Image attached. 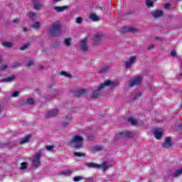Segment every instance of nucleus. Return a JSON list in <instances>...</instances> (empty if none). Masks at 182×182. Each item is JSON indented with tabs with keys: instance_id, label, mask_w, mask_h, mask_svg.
I'll return each instance as SVG.
<instances>
[{
	"instance_id": "f8f14e48",
	"label": "nucleus",
	"mask_w": 182,
	"mask_h": 182,
	"mask_svg": "<svg viewBox=\"0 0 182 182\" xmlns=\"http://www.w3.org/2000/svg\"><path fill=\"white\" fill-rule=\"evenodd\" d=\"M153 133H154L156 139H157V140H160V139H161V137H163V132L159 131L157 129H154Z\"/></svg>"
},
{
	"instance_id": "37998d69",
	"label": "nucleus",
	"mask_w": 182,
	"mask_h": 182,
	"mask_svg": "<svg viewBox=\"0 0 182 182\" xmlns=\"http://www.w3.org/2000/svg\"><path fill=\"white\" fill-rule=\"evenodd\" d=\"M82 21H83V18H82L81 17H78V18H77L76 23L80 24V23H82Z\"/></svg>"
},
{
	"instance_id": "79ce46f5",
	"label": "nucleus",
	"mask_w": 182,
	"mask_h": 182,
	"mask_svg": "<svg viewBox=\"0 0 182 182\" xmlns=\"http://www.w3.org/2000/svg\"><path fill=\"white\" fill-rule=\"evenodd\" d=\"M65 120H72V115L70 114H67L63 118Z\"/></svg>"
},
{
	"instance_id": "c756f323",
	"label": "nucleus",
	"mask_w": 182,
	"mask_h": 182,
	"mask_svg": "<svg viewBox=\"0 0 182 182\" xmlns=\"http://www.w3.org/2000/svg\"><path fill=\"white\" fill-rule=\"evenodd\" d=\"M107 70H109V68L108 67H103L102 68H101L99 70L100 73H106V72H107Z\"/></svg>"
},
{
	"instance_id": "a19ab883",
	"label": "nucleus",
	"mask_w": 182,
	"mask_h": 182,
	"mask_svg": "<svg viewBox=\"0 0 182 182\" xmlns=\"http://www.w3.org/2000/svg\"><path fill=\"white\" fill-rule=\"evenodd\" d=\"M7 68H8L7 65H3L0 67V70L1 71L6 70Z\"/></svg>"
},
{
	"instance_id": "20e7f679",
	"label": "nucleus",
	"mask_w": 182,
	"mask_h": 182,
	"mask_svg": "<svg viewBox=\"0 0 182 182\" xmlns=\"http://www.w3.org/2000/svg\"><path fill=\"white\" fill-rule=\"evenodd\" d=\"M133 133L129 132V131H125L122 132H119V134H117L115 135L116 139H132L133 137Z\"/></svg>"
},
{
	"instance_id": "9d476101",
	"label": "nucleus",
	"mask_w": 182,
	"mask_h": 182,
	"mask_svg": "<svg viewBox=\"0 0 182 182\" xmlns=\"http://www.w3.org/2000/svg\"><path fill=\"white\" fill-rule=\"evenodd\" d=\"M134 62H136V55H133L130 57L129 61L125 62V68H132V65Z\"/></svg>"
},
{
	"instance_id": "a211bd4d",
	"label": "nucleus",
	"mask_w": 182,
	"mask_h": 182,
	"mask_svg": "<svg viewBox=\"0 0 182 182\" xmlns=\"http://www.w3.org/2000/svg\"><path fill=\"white\" fill-rule=\"evenodd\" d=\"M181 174H182V167L181 168L178 169L173 173H172V176L178 177V176H181Z\"/></svg>"
},
{
	"instance_id": "bb28decb",
	"label": "nucleus",
	"mask_w": 182,
	"mask_h": 182,
	"mask_svg": "<svg viewBox=\"0 0 182 182\" xmlns=\"http://www.w3.org/2000/svg\"><path fill=\"white\" fill-rule=\"evenodd\" d=\"M127 32H131L132 33H134L137 32V28H134L133 27H129L127 29Z\"/></svg>"
},
{
	"instance_id": "052dcab7",
	"label": "nucleus",
	"mask_w": 182,
	"mask_h": 182,
	"mask_svg": "<svg viewBox=\"0 0 182 182\" xmlns=\"http://www.w3.org/2000/svg\"><path fill=\"white\" fill-rule=\"evenodd\" d=\"M55 2H58V1H60V0H54Z\"/></svg>"
},
{
	"instance_id": "c85d7f7f",
	"label": "nucleus",
	"mask_w": 182,
	"mask_h": 182,
	"mask_svg": "<svg viewBox=\"0 0 182 182\" xmlns=\"http://www.w3.org/2000/svg\"><path fill=\"white\" fill-rule=\"evenodd\" d=\"M72 41V38H65L64 43L65 46H70V41Z\"/></svg>"
},
{
	"instance_id": "de8ad7c7",
	"label": "nucleus",
	"mask_w": 182,
	"mask_h": 182,
	"mask_svg": "<svg viewBox=\"0 0 182 182\" xmlns=\"http://www.w3.org/2000/svg\"><path fill=\"white\" fill-rule=\"evenodd\" d=\"M60 176H68V172H66V170L65 171H61L60 173Z\"/></svg>"
},
{
	"instance_id": "69168bd1",
	"label": "nucleus",
	"mask_w": 182,
	"mask_h": 182,
	"mask_svg": "<svg viewBox=\"0 0 182 182\" xmlns=\"http://www.w3.org/2000/svg\"><path fill=\"white\" fill-rule=\"evenodd\" d=\"M0 112H1V109H0Z\"/></svg>"
},
{
	"instance_id": "3c124183",
	"label": "nucleus",
	"mask_w": 182,
	"mask_h": 182,
	"mask_svg": "<svg viewBox=\"0 0 182 182\" xmlns=\"http://www.w3.org/2000/svg\"><path fill=\"white\" fill-rule=\"evenodd\" d=\"M170 6H171L170 4H168V3L164 5L165 9H168V8H170Z\"/></svg>"
},
{
	"instance_id": "39448f33",
	"label": "nucleus",
	"mask_w": 182,
	"mask_h": 182,
	"mask_svg": "<svg viewBox=\"0 0 182 182\" xmlns=\"http://www.w3.org/2000/svg\"><path fill=\"white\" fill-rule=\"evenodd\" d=\"M42 154L41 152H37L36 156H34L33 164L34 167H38L41 164V157Z\"/></svg>"
},
{
	"instance_id": "09e8293b",
	"label": "nucleus",
	"mask_w": 182,
	"mask_h": 182,
	"mask_svg": "<svg viewBox=\"0 0 182 182\" xmlns=\"http://www.w3.org/2000/svg\"><path fill=\"white\" fill-rule=\"evenodd\" d=\"M140 96H141V94L140 92H138L134 95V99H139Z\"/></svg>"
},
{
	"instance_id": "9b49d317",
	"label": "nucleus",
	"mask_w": 182,
	"mask_h": 182,
	"mask_svg": "<svg viewBox=\"0 0 182 182\" xmlns=\"http://www.w3.org/2000/svg\"><path fill=\"white\" fill-rule=\"evenodd\" d=\"M53 9H55L58 13L64 12V11H68V9H69V6H54Z\"/></svg>"
},
{
	"instance_id": "412c9836",
	"label": "nucleus",
	"mask_w": 182,
	"mask_h": 182,
	"mask_svg": "<svg viewBox=\"0 0 182 182\" xmlns=\"http://www.w3.org/2000/svg\"><path fill=\"white\" fill-rule=\"evenodd\" d=\"M90 19H92V21H100V18L93 13L90 14Z\"/></svg>"
},
{
	"instance_id": "a878e982",
	"label": "nucleus",
	"mask_w": 182,
	"mask_h": 182,
	"mask_svg": "<svg viewBox=\"0 0 182 182\" xmlns=\"http://www.w3.org/2000/svg\"><path fill=\"white\" fill-rule=\"evenodd\" d=\"M100 166H101V167L103 168L104 171H106V170L109 169V166L107 165V163H106V162L102 163Z\"/></svg>"
},
{
	"instance_id": "c03bdc74",
	"label": "nucleus",
	"mask_w": 182,
	"mask_h": 182,
	"mask_svg": "<svg viewBox=\"0 0 182 182\" xmlns=\"http://www.w3.org/2000/svg\"><path fill=\"white\" fill-rule=\"evenodd\" d=\"M18 96H19V92L18 91L13 92L12 97H18Z\"/></svg>"
},
{
	"instance_id": "8fccbe9b",
	"label": "nucleus",
	"mask_w": 182,
	"mask_h": 182,
	"mask_svg": "<svg viewBox=\"0 0 182 182\" xmlns=\"http://www.w3.org/2000/svg\"><path fill=\"white\" fill-rule=\"evenodd\" d=\"M88 140H95V136L92 134L88 135Z\"/></svg>"
},
{
	"instance_id": "c9c22d12",
	"label": "nucleus",
	"mask_w": 182,
	"mask_h": 182,
	"mask_svg": "<svg viewBox=\"0 0 182 182\" xmlns=\"http://www.w3.org/2000/svg\"><path fill=\"white\" fill-rule=\"evenodd\" d=\"M27 103H28V105H34L35 104V100H33V98H28L27 100Z\"/></svg>"
},
{
	"instance_id": "bf43d9fd",
	"label": "nucleus",
	"mask_w": 182,
	"mask_h": 182,
	"mask_svg": "<svg viewBox=\"0 0 182 182\" xmlns=\"http://www.w3.org/2000/svg\"><path fill=\"white\" fill-rule=\"evenodd\" d=\"M13 22H14V23H16V22H18V19L13 20Z\"/></svg>"
},
{
	"instance_id": "cd10ccee",
	"label": "nucleus",
	"mask_w": 182,
	"mask_h": 182,
	"mask_svg": "<svg viewBox=\"0 0 182 182\" xmlns=\"http://www.w3.org/2000/svg\"><path fill=\"white\" fill-rule=\"evenodd\" d=\"M28 167V164L26 162H22L21 164V170H25Z\"/></svg>"
},
{
	"instance_id": "6ab92c4d",
	"label": "nucleus",
	"mask_w": 182,
	"mask_h": 182,
	"mask_svg": "<svg viewBox=\"0 0 182 182\" xmlns=\"http://www.w3.org/2000/svg\"><path fill=\"white\" fill-rule=\"evenodd\" d=\"M145 4H146V6L149 9L153 8L154 6L153 0H146Z\"/></svg>"
},
{
	"instance_id": "473e14b6",
	"label": "nucleus",
	"mask_w": 182,
	"mask_h": 182,
	"mask_svg": "<svg viewBox=\"0 0 182 182\" xmlns=\"http://www.w3.org/2000/svg\"><path fill=\"white\" fill-rule=\"evenodd\" d=\"M60 75H63L65 77H71V76H72L70 73H68L64 72V71L60 72Z\"/></svg>"
},
{
	"instance_id": "603ef678",
	"label": "nucleus",
	"mask_w": 182,
	"mask_h": 182,
	"mask_svg": "<svg viewBox=\"0 0 182 182\" xmlns=\"http://www.w3.org/2000/svg\"><path fill=\"white\" fill-rule=\"evenodd\" d=\"M68 125H69V122H63V126L64 127H67Z\"/></svg>"
},
{
	"instance_id": "7c9ffc66",
	"label": "nucleus",
	"mask_w": 182,
	"mask_h": 182,
	"mask_svg": "<svg viewBox=\"0 0 182 182\" xmlns=\"http://www.w3.org/2000/svg\"><path fill=\"white\" fill-rule=\"evenodd\" d=\"M128 122H129V123H132V124H133L134 126L137 124V122L136 120H134V119L133 117L129 118Z\"/></svg>"
},
{
	"instance_id": "680f3d73",
	"label": "nucleus",
	"mask_w": 182,
	"mask_h": 182,
	"mask_svg": "<svg viewBox=\"0 0 182 182\" xmlns=\"http://www.w3.org/2000/svg\"><path fill=\"white\" fill-rule=\"evenodd\" d=\"M179 127L181 128V124H179Z\"/></svg>"
},
{
	"instance_id": "6e6552de",
	"label": "nucleus",
	"mask_w": 182,
	"mask_h": 182,
	"mask_svg": "<svg viewBox=\"0 0 182 182\" xmlns=\"http://www.w3.org/2000/svg\"><path fill=\"white\" fill-rule=\"evenodd\" d=\"M162 146L164 149H170V147H173V142L171 141V138L170 136L166 137L165 141L162 144Z\"/></svg>"
},
{
	"instance_id": "f257e3e1",
	"label": "nucleus",
	"mask_w": 182,
	"mask_h": 182,
	"mask_svg": "<svg viewBox=\"0 0 182 182\" xmlns=\"http://www.w3.org/2000/svg\"><path fill=\"white\" fill-rule=\"evenodd\" d=\"M116 86H119V83L116 82H113L112 80H105L103 84H101L100 86L97 88V90H95L91 95L92 99H99V96L100 95V90L105 89L106 87H116Z\"/></svg>"
},
{
	"instance_id": "58836bf2",
	"label": "nucleus",
	"mask_w": 182,
	"mask_h": 182,
	"mask_svg": "<svg viewBox=\"0 0 182 182\" xmlns=\"http://www.w3.org/2000/svg\"><path fill=\"white\" fill-rule=\"evenodd\" d=\"M26 66L30 68V66H33V60H29L27 63Z\"/></svg>"
},
{
	"instance_id": "e2e57ef3",
	"label": "nucleus",
	"mask_w": 182,
	"mask_h": 182,
	"mask_svg": "<svg viewBox=\"0 0 182 182\" xmlns=\"http://www.w3.org/2000/svg\"><path fill=\"white\" fill-rule=\"evenodd\" d=\"M0 62H1V58H0Z\"/></svg>"
},
{
	"instance_id": "1a4fd4ad",
	"label": "nucleus",
	"mask_w": 182,
	"mask_h": 182,
	"mask_svg": "<svg viewBox=\"0 0 182 182\" xmlns=\"http://www.w3.org/2000/svg\"><path fill=\"white\" fill-rule=\"evenodd\" d=\"M80 48L83 52H87V40L86 38H84L80 41Z\"/></svg>"
},
{
	"instance_id": "5701e85b",
	"label": "nucleus",
	"mask_w": 182,
	"mask_h": 182,
	"mask_svg": "<svg viewBox=\"0 0 182 182\" xmlns=\"http://www.w3.org/2000/svg\"><path fill=\"white\" fill-rule=\"evenodd\" d=\"M27 16L31 18V19H35V17H36V13L28 12L27 13Z\"/></svg>"
},
{
	"instance_id": "0e129e2a",
	"label": "nucleus",
	"mask_w": 182,
	"mask_h": 182,
	"mask_svg": "<svg viewBox=\"0 0 182 182\" xmlns=\"http://www.w3.org/2000/svg\"><path fill=\"white\" fill-rule=\"evenodd\" d=\"M181 76H182V73H181Z\"/></svg>"
},
{
	"instance_id": "2f4dec72",
	"label": "nucleus",
	"mask_w": 182,
	"mask_h": 182,
	"mask_svg": "<svg viewBox=\"0 0 182 182\" xmlns=\"http://www.w3.org/2000/svg\"><path fill=\"white\" fill-rule=\"evenodd\" d=\"M29 45H31V43H28L25 44L24 46H21L20 48V50H26V49H28V46H29Z\"/></svg>"
},
{
	"instance_id": "a18cd8bd",
	"label": "nucleus",
	"mask_w": 182,
	"mask_h": 182,
	"mask_svg": "<svg viewBox=\"0 0 182 182\" xmlns=\"http://www.w3.org/2000/svg\"><path fill=\"white\" fill-rule=\"evenodd\" d=\"M171 56H177V52L175 50L171 51Z\"/></svg>"
},
{
	"instance_id": "13d9d810",
	"label": "nucleus",
	"mask_w": 182,
	"mask_h": 182,
	"mask_svg": "<svg viewBox=\"0 0 182 182\" xmlns=\"http://www.w3.org/2000/svg\"><path fill=\"white\" fill-rule=\"evenodd\" d=\"M43 0H33V1H36L37 3L42 2Z\"/></svg>"
},
{
	"instance_id": "7ed1b4c3",
	"label": "nucleus",
	"mask_w": 182,
	"mask_h": 182,
	"mask_svg": "<svg viewBox=\"0 0 182 182\" xmlns=\"http://www.w3.org/2000/svg\"><path fill=\"white\" fill-rule=\"evenodd\" d=\"M62 29V24L59 21L54 22L50 28V33L51 36H59Z\"/></svg>"
},
{
	"instance_id": "ddd939ff",
	"label": "nucleus",
	"mask_w": 182,
	"mask_h": 182,
	"mask_svg": "<svg viewBox=\"0 0 182 182\" xmlns=\"http://www.w3.org/2000/svg\"><path fill=\"white\" fill-rule=\"evenodd\" d=\"M151 15L155 18H160L164 15V12L163 11H156L154 13H151Z\"/></svg>"
},
{
	"instance_id": "423d86ee",
	"label": "nucleus",
	"mask_w": 182,
	"mask_h": 182,
	"mask_svg": "<svg viewBox=\"0 0 182 182\" xmlns=\"http://www.w3.org/2000/svg\"><path fill=\"white\" fill-rule=\"evenodd\" d=\"M86 95H87V90L85 89L75 90L73 92V96L75 97H80V96H86Z\"/></svg>"
},
{
	"instance_id": "4d7b16f0",
	"label": "nucleus",
	"mask_w": 182,
	"mask_h": 182,
	"mask_svg": "<svg viewBox=\"0 0 182 182\" xmlns=\"http://www.w3.org/2000/svg\"><path fill=\"white\" fill-rule=\"evenodd\" d=\"M155 39H156L157 41H162V39L160 37H155Z\"/></svg>"
},
{
	"instance_id": "864d4df0",
	"label": "nucleus",
	"mask_w": 182,
	"mask_h": 182,
	"mask_svg": "<svg viewBox=\"0 0 182 182\" xmlns=\"http://www.w3.org/2000/svg\"><path fill=\"white\" fill-rule=\"evenodd\" d=\"M18 66H19V64L16 63V64H14V65H12V68H18Z\"/></svg>"
},
{
	"instance_id": "4c0bfd02",
	"label": "nucleus",
	"mask_w": 182,
	"mask_h": 182,
	"mask_svg": "<svg viewBox=\"0 0 182 182\" xmlns=\"http://www.w3.org/2000/svg\"><path fill=\"white\" fill-rule=\"evenodd\" d=\"M32 26L34 29H38V28L41 26V23L39 22H36Z\"/></svg>"
},
{
	"instance_id": "6e6d98bb",
	"label": "nucleus",
	"mask_w": 182,
	"mask_h": 182,
	"mask_svg": "<svg viewBox=\"0 0 182 182\" xmlns=\"http://www.w3.org/2000/svg\"><path fill=\"white\" fill-rule=\"evenodd\" d=\"M26 31H28L26 27L23 28V32H26Z\"/></svg>"
},
{
	"instance_id": "ea45409f",
	"label": "nucleus",
	"mask_w": 182,
	"mask_h": 182,
	"mask_svg": "<svg viewBox=\"0 0 182 182\" xmlns=\"http://www.w3.org/2000/svg\"><path fill=\"white\" fill-rule=\"evenodd\" d=\"M53 147H55L53 145H48L46 146V149L48 150V151H52V150H53Z\"/></svg>"
},
{
	"instance_id": "e433bc0d",
	"label": "nucleus",
	"mask_w": 182,
	"mask_h": 182,
	"mask_svg": "<svg viewBox=\"0 0 182 182\" xmlns=\"http://www.w3.org/2000/svg\"><path fill=\"white\" fill-rule=\"evenodd\" d=\"M65 171H66L68 176H70V174H73V169L67 168V169H65Z\"/></svg>"
},
{
	"instance_id": "f03ea898",
	"label": "nucleus",
	"mask_w": 182,
	"mask_h": 182,
	"mask_svg": "<svg viewBox=\"0 0 182 182\" xmlns=\"http://www.w3.org/2000/svg\"><path fill=\"white\" fill-rule=\"evenodd\" d=\"M85 139L83 137L80 135H75L73 136L71 139L68 141V143L70 144H75L73 146V149H75V150H80V149H82L83 147V141Z\"/></svg>"
},
{
	"instance_id": "5fc2aeb1",
	"label": "nucleus",
	"mask_w": 182,
	"mask_h": 182,
	"mask_svg": "<svg viewBox=\"0 0 182 182\" xmlns=\"http://www.w3.org/2000/svg\"><path fill=\"white\" fill-rule=\"evenodd\" d=\"M38 69H39V70H43V65H39Z\"/></svg>"
},
{
	"instance_id": "b1692460",
	"label": "nucleus",
	"mask_w": 182,
	"mask_h": 182,
	"mask_svg": "<svg viewBox=\"0 0 182 182\" xmlns=\"http://www.w3.org/2000/svg\"><path fill=\"white\" fill-rule=\"evenodd\" d=\"M2 45L6 48H12V46H14L12 43L8 41L3 42Z\"/></svg>"
},
{
	"instance_id": "aec40b11",
	"label": "nucleus",
	"mask_w": 182,
	"mask_h": 182,
	"mask_svg": "<svg viewBox=\"0 0 182 182\" xmlns=\"http://www.w3.org/2000/svg\"><path fill=\"white\" fill-rule=\"evenodd\" d=\"M29 139H31V135H27L19 142V144H25V143H28L29 141Z\"/></svg>"
},
{
	"instance_id": "2eb2a0df",
	"label": "nucleus",
	"mask_w": 182,
	"mask_h": 182,
	"mask_svg": "<svg viewBox=\"0 0 182 182\" xmlns=\"http://www.w3.org/2000/svg\"><path fill=\"white\" fill-rule=\"evenodd\" d=\"M102 39V34L97 33L94 36L95 43V45H99L100 43V41Z\"/></svg>"
},
{
	"instance_id": "f3484780",
	"label": "nucleus",
	"mask_w": 182,
	"mask_h": 182,
	"mask_svg": "<svg viewBox=\"0 0 182 182\" xmlns=\"http://www.w3.org/2000/svg\"><path fill=\"white\" fill-rule=\"evenodd\" d=\"M34 9H36V11H39V9H41V8H43V5L39 4V3L36 1H33Z\"/></svg>"
},
{
	"instance_id": "0eeeda50",
	"label": "nucleus",
	"mask_w": 182,
	"mask_h": 182,
	"mask_svg": "<svg viewBox=\"0 0 182 182\" xmlns=\"http://www.w3.org/2000/svg\"><path fill=\"white\" fill-rule=\"evenodd\" d=\"M141 80H143V77H141V76L136 77V78H134L129 82V87H133V86L139 85L140 82H141Z\"/></svg>"
},
{
	"instance_id": "4be33fe9",
	"label": "nucleus",
	"mask_w": 182,
	"mask_h": 182,
	"mask_svg": "<svg viewBox=\"0 0 182 182\" xmlns=\"http://www.w3.org/2000/svg\"><path fill=\"white\" fill-rule=\"evenodd\" d=\"M14 80H15V77H14V75H11V76H10V77H8L7 78H4V79H3V82H12V81H14Z\"/></svg>"
},
{
	"instance_id": "49530a36",
	"label": "nucleus",
	"mask_w": 182,
	"mask_h": 182,
	"mask_svg": "<svg viewBox=\"0 0 182 182\" xmlns=\"http://www.w3.org/2000/svg\"><path fill=\"white\" fill-rule=\"evenodd\" d=\"M154 48H155L154 45L151 44L148 46L147 49L148 50H151V49H154Z\"/></svg>"
},
{
	"instance_id": "393cba45",
	"label": "nucleus",
	"mask_w": 182,
	"mask_h": 182,
	"mask_svg": "<svg viewBox=\"0 0 182 182\" xmlns=\"http://www.w3.org/2000/svg\"><path fill=\"white\" fill-rule=\"evenodd\" d=\"M73 155L75 156V157H85V156H86V154L80 152H74Z\"/></svg>"
},
{
	"instance_id": "dca6fc26",
	"label": "nucleus",
	"mask_w": 182,
	"mask_h": 182,
	"mask_svg": "<svg viewBox=\"0 0 182 182\" xmlns=\"http://www.w3.org/2000/svg\"><path fill=\"white\" fill-rule=\"evenodd\" d=\"M87 166L92 168H100V167H102L101 165L95 163H88L87 164Z\"/></svg>"
},
{
	"instance_id": "f704fd0d",
	"label": "nucleus",
	"mask_w": 182,
	"mask_h": 182,
	"mask_svg": "<svg viewBox=\"0 0 182 182\" xmlns=\"http://www.w3.org/2000/svg\"><path fill=\"white\" fill-rule=\"evenodd\" d=\"M80 180H83V177L82 176H75L73 178V181L75 182L80 181Z\"/></svg>"
},
{
	"instance_id": "4468645a",
	"label": "nucleus",
	"mask_w": 182,
	"mask_h": 182,
	"mask_svg": "<svg viewBox=\"0 0 182 182\" xmlns=\"http://www.w3.org/2000/svg\"><path fill=\"white\" fill-rule=\"evenodd\" d=\"M59 110L58 109H53L51 111H49L46 114V117H50V116H56V114H58Z\"/></svg>"
},
{
	"instance_id": "72a5a7b5",
	"label": "nucleus",
	"mask_w": 182,
	"mask_h": 182,
	"mask_svg": "<svg viewBox=\"0 0 182 182\" xmlns=\"http://www.w3.org/2000/svg\"><path fill=\"white\" fill-rule=\"evenodd\" d=\"M92 149H93L94 151H100V150H102V146H92Z\"/></svg>"
}]
</instances>
